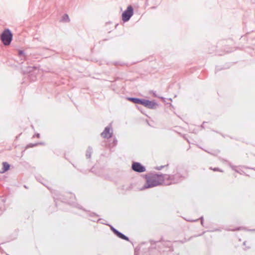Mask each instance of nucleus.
<instances>
[{"label": "nucleus", "mask_w": 255, "mask_h": 255, "mask_svg": "<svg viewBox=\"0 0 255 255\" xmlns=\"http://www.w3.org/2000/svg\"><path fill=\"white\" fill-rule=\"evenodd\" d=\"M146 183L142 187L141 190L152 188L162 184H165V174H156L150 173L145 175Z\"/></svg>", "instance_id": "2"}, {"label": "nucleus", "mask_w": 255, "mask_h": 255, "mask_svg": "<svg viewBox=\"0 0 255 255\" xmlns=\"http://www.w3.org/2000/svg\"><path fill=\"white\" fill-rule=\"evenodd\" d=\"M139 99H140L137 98H128V100L129 101H131V102H133V103L138 104H139Z\"/></svg>", "instance_id": "12"}, {"label": "nucleus", "mask_w": 255, "mask_h": 255, "mask_svg": "<svg viewBox=\"0 0 255 255\" xmlns=\"http://www.w3.org/2000/svg\"><path fill=\"white\" fill-rule=\"evenodd\" d=\"M113 133L112 126L110 125L105 128L104 131L101 133V135L104 138L109 139L112 136Z\"/></svg>", "instance_id": "6"}, {"label": "nucleus", "mask_w": 255, "mask_h": 255, "mask_svg": "<svg viewBox=\"0 0 255 255\" xmlns=\"http://www.w3.org/2000/svg\"><path fill=\"white\" fill-rule=\"evenodd\" d=\"M135 255H136V249H135Z\"/></svg>", "instance_id": "32"}, {"label": "nucleus", "mask_w": 255, "mask_h": 255, "mask_svg": "<svg viewBox=\"0 0 255 255\" xmlns=\"http://www.w3.org/2000/svg\"><path fill=\"white\" fill-rule=\"evenodd\" d=\"M118 237H119V238H121L123 240H126V241H129V239L128 237H127L126 236H125V235H124L123 234H122V233H121L120 232H119V231L117 230V231L115 233V234Z\"/></svg>", "instance_id": "8"}, {"label": "nucleus", "mask_w": 255, "mask_h": 255, "mask_svg": "<svg viewBox=\"0 0 255 255\" xmlns=\"http://www.w3.org/2000/svg\"><path fill=\"white\" fill-rule=\"evenodd\" d=\"M213 171H220V172H223L222 170H220L218 168H214L213 169H212Z\"/></svg>", "instance_id": "22"}, {"label": "nucleus", "mask_w": 255, "mask_h": 255, "mask_svg": "<svg viewBox=\"0 0 255 255\" xmlns=\"http://www.w3.org/2000/svg\"><path fill=\"white\" fill-rule=\"evenodd\" d=\"M77 208H79V209H82L84 211H85L84 209H83L80 205H77L76 206Z\"/></svg>", "instance_id": "26"}, {"label": "nucleus", "mask_w": 255, "mask_h": 255, "mask_svg": "<svg viewBox=\"0 0 255 255\" xmlns=\"http://www.w3.org/2000/svg\"><path fill=\"white\" fill-rule=\"evenodd\" d=\"M153 95L156 96V95H155V93H153Z\"/></svg>", "instance_id": "34"}, {"label": "nucleus", "mask_w": 255, "mask_h": 255, "mask_svg": "<svg viewBox=\"0 0 255 255\" xmlns=\"http://www.w3.org/2000/svg\"><path fill=\"white\" fill-rule=\"evenodd\" d=\"M54 198L55 199V200H58V199H60V200H61L62 201L63 199L62 198V197H55V196L54 197Z\"/></svg>", "instance_id": "25"}, {"label": "nucleus", "mask_w": 255, "mask_h": 255, "mask_svg": "<svg viewBox=\"0 0 255 255\" xmlns=\"http://www.w3.org/2000/svg\"><path fill=\"white\" fill-rule=\"evenodd\" d=\"M2 165L3 167L2 168V171L0 172L1 173H3L7 171L9 169L10 167L9 164L6 162H3Z\"/></svg>", "instance_id": "10"}, {"label": "nucleus", "mask_w": 255, "mask_h": 255, "mask_svg": "<svg viewBox=\"0 0 255 255\" xmlns=\"http://www.w3.org/2000/svg\"><path fill=\"white\" fill-rule=\"evenodd\" d=\"M205 123H206L205 122H203V123L202 125L201 126V127H202V128H204V125Z\"/></svg>", "instance_id": "30"}, {"label": "nucleus", "mask_w": 255, "mask_h": 255, "mask_svg": "<svg viewBox=\"0 0 255 255\" xmlns=\"http://www.w3.org/2000/svg\"><path fill=\"white\" fill-rule=\"evenodd\" d=\"M111 230L113 231V232L115 234V233L117 231V230L114 228L112 226H110Z\"/></svg>", "instance_id": "20"}, {"label": "nucleus", "mask_w": 255, "mask_h": 255, "mask_svg": "<svg viewBox=\"0 0 255 255\" xmlns=\"http://www.w3.org/2000/svg\"><path fill=\"white\" fill-rule=\"evenodd\" d=\"M114 64L115 65H124V63H121V62H115L114 63Z\"/></svg>", "instance_id": "21"}, {"label": "nucleus", "mask_w": 255, "mask_h": 255, "mask_svg": "<svg viewBox=\"0 0 255 255\" xmlns=\"http://www.w3.org/2000/svg\"><path fill=\"white\" fill-rule=\"evenodd\" d=\"M199 220H200L201 221H203L204 220L203 217L201 216L199 219H197L196 220H187V221H188L189 222H194L198 221Z\"/></svg>", "instance_id": "15"}, {"label": "nucleus", "mask_w": 255, "mask_h": 255, "mask_svg": "<svg viewBox=\"0 0 255 255\" xmlns=\"http://www.w3.org/2000/svg\"><path fill=\"white\" fill-rule=\"evenodd\" d=\"M246 242H244V243H243L244 245H246Z\"/></svg>", "instance_id": "31"}, {"label": "nucleus", "mask_w": 255, "mask_h": 255, "mask_svg": "<svg viewBox=\"0 0 255 255\" xmlns=\"http://www.w3.org/2000/svg\"><path fill=\"white\" fill-rule=\"evenodd\" d=\"M38 143H39L38 145H44V143L43 142H38Z\"/></svg>", "instance_id": "29"}, {"label": "nucleus", "mask_w": 255, "mask_h": 255, "mask_svg": "<svg viewBox=\"0 0 255 255\" xmlns=\"http://www.w3.org/2000/svg\"><path fill=\"white\" fill-rule=\"evenodd\" d=\"M131 169L136 172L141 173L145 171V167L137 162H133L131 165Z\"/></svg>", "instance_id": "7"}, {"label": "nucleus", "mask_w": 255, "mask_h": 255, "mask_svg": "<svg viewBox=\"0 0 255 255\" xmlns=\"http://www.w3.org/2000/svg\"><path fill=\"white\" fill-rule=\"evenodd\" d=\"M247 230L245 228H244V227H240V228H237L235 229H231L230 230L231 231H237V230Z\"/></svg>", "instance_id": "17"}, {"label": "nucleus", "mask_w": 255, "mask_h": 255, "mask_svg": "<svg viewBox=\"0 0 255 255\" xmlns=\"http://www.w3.org/2000/svg\"><path fill=\"white\" fill-rule=\"evenodd\" d=\"M133 13V7L131 5H128L127 9L122 13V19L124 21H128L129 20Z\"/></svg>", "instance_id": "5"}, {"label": "nucleus", "mask_w": 255, "mask_h": 255, "mask_svg": "<svg viewBox=\"0 0 255 255\" xmlns=\"http://www.w3.org/2000/svg\"><path fill=\"white\" fill-rule=\"evenodd\" d=\"M38 144H39V143H36L35 144L30 143L27 145V148L32 147L38 145Z\"/></svg>", "instance_id": "16"}, {"label": "nucleus", "mask_w": 255, "mask_h": 255, "mask_svg": "<svg viewBox=\"0 0 255 255\" xmlns=\"http://www.w3.org/2000/svg\"><path fill=\"white\" fill-rule=\"evenodd\" d=\"M148 100H145V99H139V104L142 105L144 106V107H146L147 105Z\"/></svg>", "instance_id": "13"}, {"label": "nucleus", "mask_w": 255, "mask_h": 255, "mask_svg": "<svg viewBox=\"0 0 255 255\" xmlns=\"http://www.w3.org/2000/svg\"><path fill=\"white\" fill-rule=\"evenodd\" d=\"M201 224L202 225V226H204V221H201Z\"/></svg>", "instance_id": "27"}, {"label": "nucleus", "mask_w": 255, "mask_h": 255, "mask_svg": "<svg viewBox=\"0 0 255 255\" xmlns=\"http://www.w3.org/2000/svg\"><path fill=\"white\" fill-rule=\"evenodd\" d=\"M248 231H251V232H255V229L248 230Z\"/></svg>", "instance_id": "28"}, {"label": "nucleus", "mask_w": 255, "mask_h": 255, "mask_svg": "<svg viewBox=\"0 0 255 255\" xmlns=\"http://www.w3.org/2000/svg\"><path fill=\"white\" fill-rule=\"evenodd\" d=\"M168 165H167V166ZM165 166H156L154 168L156 170H161L163 168H164Z\"/></svg>", "instance_id": "18"}, {"label": "nucleus", "mask_w": 255, "mask_h": 255, "mask_svg": "<svg viewBox=\"0 0 255 255\" xmlns=\"http://www.w3.org/2000/svg\"><path fill=\"white\" fill-rule=\"evenodd\" d=\"M18 55L19 56H24V53L23 51L19 50L18 51Z\"/></svg>", "instance_id": "19"}, {"label": "nucleus", "mask_w": 255, "mask_h": 255, "mask_svg": "<svg viewBox=\"0 0 255 255\" xmlns=\"http://www.w3.org/2000/svg\"><path fill=\"white\" fill-rule=\"evenodd\" d=\"M40 182H41L42 184L44 185H45V184L42 182H41L40 181H39Z\"/></svg>", "instance_id": "33"}, {"label": "nucleus", "mask_w": 255, "mask_h": 255, "mask_svg": "<svg viewBox=\"0 0 255 255\" xmlns=\"http://www.w3.org/2000/svg\"><path fill=\"white\" fill-rule=\"evenodd\" d=\"M62 20L64 21H69V18L68 15L67 14H65L63 17H62Z\"/></svg>", "instance_id": "14"}, {"label": "nucleus", "mask_w": 255, "mask_h": 255, "mask_svg": "<svg viewBox=\"0 0 255 255\" xmlns=\"http://www.w3.org/2000/svg\"><path fill=\"white\" fill-rule=\"evenodd\" d=\"M92 151H93L92 148L90 146L88 147V148L86 151V156L87 157V158H89L91 157Z\"/></svg>", "instance_id": "11"}, {"label": "nucleus", "mask_w": 255, "mask_h": 255, "mask_svg": "<svg viewBox=\"0 0 255 255\" xmlns=\"http://www.w3.org/2000/svg\"><path fill=\"white\" fill-rule=\"evenodd\" d=\"M156 106H157V103L156 102L148 100L146 108H148L150 109H153L156 108Z\"/></svg>", "instance_id": "9"}, {"label": "nucleus", "mask_w": 255, "mask_h": 255, "mask_svg": "<svg viewBox=\"0 0 255 255\" xmlns=\"http://www.w3.org/2000/svg\"><path fill=\"white\" fill-rule=\"evenodd\" d=\"M33 137H36L37 138H39L40 137V134L39 133H36L35 134H34L33 136Z\"/></svg>", "instance_id": "24"}, {"label": "nucleus", "mask_w": 255, "mask_h": 255, "mask_svg": "<svg viewBox=\"0 0 255 255\" xmlns=\"http://www.w3.org/2000/svg\"><path fill=\"white\" fill-rule=\"evenodd\" d=\"M165 184L169 185L172 184L177 183L184 179V176L180 173L177 167H175L173 174H165Z\"/></svg>", "instance_id": "3"}, {"label": "nucleus", "mask_w": 255, "mask_h": 255, "mask_svg": "<svg viewBox=\"0 0 255 255\" xmlns=\"http://www.w3.org/2000/svg\"><path fill=\"white\" fill-rule=\"evenodd\" d=\"M0 39L4 45H8L12 39V33L8 29H5L1 34Z\"/></svg>", "instance_id": "4"}, {"label": "nucleus", "mask_w": 255, "mask_h": 255, "mask_svg": "<svg viewBox=\"0 0 255 255\" xmlns=\"http://www.w3.org/2000/svg\"><path fill=\"white\" fill-rule=\"evenodd\" d=\"M147 248L148 251L153 249H157L159 252L164 253L165 252H172V244L170 241H151L149 244L148 243H143L139 245V249L144 251V249Z\"/></svg>", "instance_id": "1"}, {"label": "nucleus", "mask_w": 255, "mask_h": 255, "mask_svg": "<svg viewBox=\"0 0 255 255\" xmlns=\"http://www.w3.org/2000/svg\"><path fill=\"white\" fill-rule=\"evenodd\" d=\"M113 142H114V145H117V143H118V140L116 138H114V141H113Z\"/></svg>", "instance_id": "23"}]
</instances>
